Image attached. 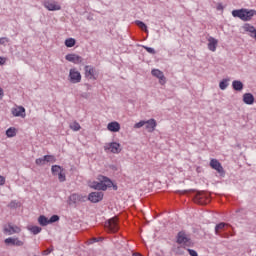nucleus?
<instances>
[{
    "label": "nucleus",
    "instance_id": "49530a36",
    "mask_svg": "<svg viewBox=\"0 0 256 256\" xmlns=\"http://www.w3.org/2000/svg\"><path fill=\"white\" fill-rule=\"evenodd\" d=\"M114 189L117 190V186H114Z\"/></svg>",
    "mask_w": 256,
    "mask_h": 256
},
{
    "label": "nucleus",
    "instance_id": "473e14b6",
    "mask_svg": "<svg viewBox=\"0 0 256 256\" xmlns=\"http://www.w3.org/2000/svg\"><path fill=\"white\" fill-rule=\"evenodd\" d=\"M136 25L140 27V29H142L143 31H147V25L143 23V21L137 20Z\"/></svg>",
    "mask_w": 256,
    "mask_h": 256
},
{
    "label": "nucleus",
    "instance_id": "f3484780",
    "mask_svg": "<svg viewBox=\"0 0 256 256\" xmlns=\"http://www.w3.org/2000/svg\"><path fill=\"white\" fill-rule=\"evenodd\" d=\"M218 43H219V41L217 39H215L214 37L210 36L208 38V49H209V51H212L213 53H215L217 51Z\"/></svg>",
    "mask_w": 256,
    "mask_h": 256
},
{
    "label": "nucleus",
    "instance_id": "4be33fe9",
    "mask_svg": "<svg viewBox=\"0 0 256 256\" xmlns=\"http://www.w3.org/2000/svg\"><path fill=\"white\" fill-rule=\"evenodd\" d=\"M232 89H234V91H243V82H241V80H234L232 82Z\"/></svg>",
    "mask_w": 256,
    "mask_h": 256
},
{
    "label": "nucleus",
    "instance_id": "c756f323",
    "mask_svg": "<svg viewBox=\"0 0 256 256\" xmlns=\"http://www.w3.org/2000/svg\"><path fill=\"white\" fill-rule=\"evenodd\" d=\"M44 160L46 163H55L57 161V158L53 155H45Z\"/></svg>",
    "mask_w": 256,
    "mask_h": 256
},
{
    "label": "nucleus",
    "instance_id": "c9c22d12",
    "mask_svg": "<svg viewBox=\"0 0 256 256\" xmlns=\"http://www.w3.org/2000/svg\"><path fill=\"white\" fill-rule=\"evenodd\" d=\"M35 163L36 165H45V156H43V158H37Z\"/></svg>",
    "mask_w": 256,
    "mask_h": 256
},
{
    "label": "nucleus",
    "instance_id": "bb28decb",
    "mask_svg": "<svg viewBox=\"0 0 256 256\" xmlns=\"http://www.w3.org/2000/svg\"><path fill=\"white\" fill-rule=\"evenodd\" d=\"M69 127H70V129H72V131H80L81 130V124H79V122H77V121L70 123Z\"/></svg>",
    "mask_w": 256,
    "mask_h": 256
},
{
    "label": "nucleus",
    "instance_id": "72a5a7b5",
    "mask_svg": "<svg viewBox=\"0 0 256 256\" xmlns=\"http://www.w3.org/2000/svg\"><path fill=\"white\" fill-rule=\"evenodd\" d=\"M142 47L147 51V53H150V55H155L157 53L152 47H149V46H142Z\"/></svg>",
    "mask_w": 256,
    "mask_h": 256
},
{
    "label": "nucleus",
    "instance_id": "b1692460",
    "mask_svg": "<svg viewBox=\"0 0 256 256\" xmlns=\"http://www.w3.org/2000/svg\"><path fill=\"white\" fill-rule=\"evenodd\" d=\"M225 227H227V223H219L215 226V234L219 235L221 231H225Z\"/></svg>",
    "mask_w": 256,
    "mask_h": 256
},
{
    "label": "nucleus",
    "instance_id": "ddd939ff",
    "mask_svg": "<svg viewBox=\"0 0 256 256\" xmlns=\"http://www.w3.org/2000/svg\"><path fill=\"white\" fill-rule=\"evenodd\" d=\"M66 61L70 63H74L75 65H79V63H83V58L77 54H67L65 56Z\"/></svg>",
    "mask_w": 256,
    "mask_h": 256
},
{
    "label": "nucleus",
    "instance_id": "f8f14e48",
    "mask_svg": "<svg viewBox=\"0 0 256 256\" xmlns=\"http://www.w3.org/2000/svg\"><path fill=\"white\" fill-rule=\"evenodd\" d=\"M103 192H92L88 195V201L91 203H99L103 201Z\"/></svg>",
    "mask_w": 256,
    "mask_h": 256
},
{
    "label": "nucleus",
    "instance_id": "f257e3e1",
    "mask_svg": "<svg viewBox=\"0 0 256 256\" xmlns=\"http://www.w3.org/2000/svg\"><path fill=\"white\" fill-rule=\"evenodd\" d=\"M97 179L98 182H92V189H96L97 191H107V189L113 187V181H111V179H109L107 176L98 175Z\"/></svg>",
    "mask_w": 256,
    "mask_h": 256
},
{
    "label": "nucleus",
    "instance_id": "1a4fd4ad",
    "mask_svg": "<svg viewBox=\"0 0 256 256\" xmlns=\"http://www.w3.org/2000/svg\"><path fill=\"white\" fill-rule=\"evenodd\" d=\"M68 77L70 83H81V73L75 68L70 69Z\"/></svg>",
    "mask_w": 256,
    "mask_h": 256
},
{
    "label": "nucleus",
    "instance_id": "6e6552de",
    "mask_svg": "<svg viewBox=\"0 0 256 256\" xmlns=\"http://www.w3.org/2000/svg\"><path fill=\"white\" fill-rule=\"evenodd\" d=\"M105 227L106 229H108V231H110V233H117V231H119V224L117 223V218L109 219L105 223Z\"/></svg>",
    "mask_w": 256,
    "mask_h": 256
},
{
    "label": "nucleus",
    "instance_id": "5701e85b",
    "mask_svg": "<svg viewBox=\"0 0 256 256\" xmlns=\"http://www.w3.org/2000/svg\"><path fill=\"white\" fill-rule=\"evenodd\" d=\"M38 223L41 225V227H47V225H50L49 218H47L45 215L39 216Z\"/></svg>",
    "mask_w": 256,
    "mask_h": 256
},
{
    "label": "nucleus",
    "instance_id": "423d86ee",
    "mask_svg": "<svg viewBox=\"0 0 256 256\" xmlns=\"http://www.w3.org/2000/svg\"><path fill=\"white\" fill-rule=\"evenodd\" d=\"M178 245H184V247H191V239L187 237L185 232H179L177 235Z\"/></svg>",
    "mask_w": 256,
    "mask_h": 256
},
{
    "label": "nucleus",
    "instance_id": "39448f33",
    "mask_svg": "<svg viewBox=\"0 0 256 256\" xmlns=\"http://www.w3.org/2000/svg\"><path fill=\"white\" fill-rule=\"evenodd\" d=\"M104 151H110V153L119 154L121 151V144L117 142H110L104 145Z\"/></svg>",
    "mask_w": 256,
    "mask_h": 256
},
{
    "label": "nucleus",
    "instance_id": "2f4dec72",
    "mask_svg": "<svg viewBox=\"0 0 256 256\" xmlns=\"http://www.w3.org/2000/svg\"><path fill=\"white\" fill-rule=\"evenodd\" d=\"M57 175H58V179H59L60 183H65L67 178H66L63 170L61 172H59Z\"/></svg>",
    "mask_w": 256,
    "mask_h": 256
},
{
    "label": "nucleus",
    "instance_id": "dca6fc26",
    "mask_svg": "<svg viewBox=\"0 0 256 256\" xmlns=\"http://www.w3.org/2000/svg\"><path fill=\"white\" fill-rule=\"evenodd\" d=\"M157 127V121L153 118L145 121V129H147L148 133H153L155 128Z\"/></svg>",
    "mask_w": 256,
    "mask_h": 256
},
{
    "label": "nucleus",
    "instance_id": "f704fd0d",
    "mask_svg": "<svg viewBox=\"0 0 256 256\" xmlns=\"http://www.w3.org/2000/svg\"><path fill=\"white\" fill-rule=\"evenodd\" d=\"M48 220H49L50 225H51V223H57V221H59V216L58 215H52L50 217V219H48Z\"/></svg>",
    "mask_w": 256,
    "mask_h": 256
},
{
    "label": "nucleus",
    "instance_id": "2eb2a0df",
    "mask_svg": "<svg viewBox=\"0 0 256 256\" xmlns=\"http://www.w3.org/2000/svg\"><path fill=\"white\" fill-rule=\"evenodd\" d=\"M243 29L246 33H249V37H252L256 41V29L253 25L246 23L243 25Z\"/></svg>",
    "mask_w": 256,
    "mask_h": 256
},
{
    "label": "nucleus",
    "instance_id": "a878e982",
    "mask_svg": "<svg viewBox=\"0 0 256 256\" xmlns=\"http://www.w3.org/2000/svg\"><path fill=\"white\" fill-rule=\"evenodd\" d=\"M221 91H225L229 87V78H225L219 83Z\"/></svg>",
    "mask_w": 256,
    "mask_h": 256
},
{
    "label": "nucleus",
    "instance_id": "f03ea898",
    "mask_svg": "<svg viewBox=\"0 0 256 256\" xmlns=\"http://www.w3.org/2000/svg\"><path fill=\"white\" fill-rule=\"evenodd\" d=\"M256 15V10H249V9H238L232 11V17H237L238 19H241V21H251L253 17Z\"/></svg>",
    "mask_w": 256,
    "mask_h": 256
},
{
    "label": "nucleus",
    "instance_id": "9d476101",
    "mask_svg": "<svg viewBox=\"0 0 256 256\" xmlns=\"http://www.w3.org/2000/svg\"><path fill=\"white\" fill-rule=\"evenodd\" d=\"M210 167L213 168L219 175L223 176L225 175V170L223 169V166L221 165V162L217 159H211L210 160Z\"/></svg>",
    "mask_w": 256,
    "mask_h": 256
},
{
    "label": "nucleus",
    "instance_id": "cd10ccee",
    "mask_svg": "<svg viewBox=\"0 0 256 256\" xmlns=\"http://www.w3.org/2000/svg\"><path fill=\"white\" fill-rule=\"evenodd\" d=\"M51 171L53 175H59V173H61L63 169L59 165H53Z\"/></svg>",
    "mask_w": 256,
    "mask_h": 256
},
{
    "label": "nucleus",
    "instance_id": "412c9836",
    "mask_svg": "<svg viewBox=\"0 0 256 256\" xmlns=\"http://www.w3.org/2000/svg\"><path fill=\"white\" fill-rule=\"evenodd\" d=\"M243 102L246 105H253L255 103V96H253L251 93H245L243 95Z\"/></svg>",
    "mask_w": 256,
    "mask_h": 256
},
{
    "label": "nucleus",
    "instance_id": "e433bc0d",
    "mask_svg": "<svg viewBox=\"0 0 256 256\" xmlns=\"http://www.w3.org/2000/svg\"><path fill=\"white\" fill-rule=\"evenodd\" d=\"M145 120H142L134 125V129H141V127H144Z\"/></svg>",
    "mask_w": 256,
    "mask_h": 256
},
{
    "label": "nucleus",
    "instance_id": "7c9ffc66",
    "mask_svg": "<svg viewBox=\"0 0 256 256\" xmlns=\"http://www.w3.org/2000/svg\"><path fill=\"white\" fill-rule=\"evenodd\" d=\"M75 38H68L65 40L66 47H75Z\"/></svg>",
    "mask_w": 256,
    "mask_h": 256
},
{
    "label": "nucleus",
    "instance_id": "20e7f679",
    "mask_svg": "<svg viewBox=\"0 0 256 256\" xmlns=\"http://www.w3.org/2000/svg\"><path fill=\"white\" fill-rule=\"evenodd\" d=\"M43 6L48 11H61V5L57 1L45 0Z\"/></svg>",
    "mask_w": 256,
    "mask_h": 256
},
{
    "label": "nucleus",
    "instance_id": "9b49d317",
    "mask_svg": "<svg viewBox=\"0 0 256 256\" xmlns=\"http://www.w3.org/2000/svg\"><path fill=\"white\" fill-rule=\"evenodd\" d=\"M85 196L80 195V194H72L68 198V203L69 205H75L76 203H83L85 202Z\"/></svg>",
    "mask_w": 256,
    "mask_h": 256
},
{
    "label": "nucleus",
    "instance_id": "0eeeda50",
    "mask_svg": "<svg viewBox=\"0 0 256 256\" xmlns=\"http://www.w3.org/2000/svg\"><path fill=\"white\" fill-rule=\"evenodd\" d=\"M151 75L152 77H156V79H158L160 85H165L167 83V78L165 77L163 71L159 69H152Z\"/></svg>",
    "mask_w": 256,
    "mask_h": 256
},
{
    "label": "nucleus",
    "instance_id": "a211bd4d",
    "mask_svg": "<svg viewBox=\"0 0 256 256\" xmlns=\"http://www.w3.org/2000/svg\"><path fill=\"white\" fill-rule=\"evenodd\" d=\"M12 115L14 117H23L25 118V107L18 106L17 108L12 109Z\"/></svg>",
    "mask_w": 256,
    "mask_h": 256
},
{
    "label": "nucleus",
    "instance_id": "7ed1b4c3",
    "mask_svg": "<svg viewBox=\"0 0 256 256\" xmlns=\"http://www.w3.org/2000/svg\"><path fill=\"white\" fill-rule=\"evenodd\" d=\"M4 235H16L21 233V227L14 225L13 223H8L3 226Z\"/></svg>",
    "mask_w": 256,
    "mask_h": 256
},
{
    "label": "nucleus",
    "instance_id": "c03bdc74",
    "mask_svg": "<svg viewBox=\"0 0 256 256\" xmlns=\"http://www.w3.org/2000/svg\"><path fill=\"white\" fill-rule=\"evenodd\" d=\"M132 256H143V255H141V253L135 252V253L132 254Z\"/></svg>",
    "mask_w": 256,
    "mask_h": 256
},
{
    "label": "nucleus",
    "instance_id": "aec40b11",
    "mask_svg": "<svg viewBox=\"0 0 256 256\" xmlns=\"http://www.w3.org/2000/svg\"><path fill=\"white\" fill-rule=\"evenodd\" d=\"M84 71H85V77H87L88 79H93V77H95V68L91 65H87L84 67Z\"/></svg>",
    "mask_w": 256,
    "mask_h": 256
},
{
    "label": "nucleus",
    "instance_id": "a18cd8bd",
    "mask_svg": "<svg viewBox=\"0 0 256 256\" xmlns=\"http://www.w3.org/2000/svg\"><path fill=\"white\" fill-rule=\"evenodd\" d=\"M47 253H51V250H47Z\"/></svg>",
    "mask_w": 256,
    "mask_h": 256
},
{
    "label": "nucleus",
    "instance_id": "79ce46f5",
    "mask_svg": "<svg viewBox=\"0 0 256 256\" xmlns=\"http://www.w3.org/2000/svg\"><path fill=\"white\" fill-rule=\"evenodd\" d=\"M0 65H5V58L0 57Z\"/></svg>",
    "mask_w": 256,
    "mask_h": 256
},
{
    "label": "nucleus",
    "instance_id": "4c0bfd02",
    "mask_svg": "<svg viewBox=\"0 0 256 256\" xmlns=\"http://www.w3.org/2000/svg\"><path fill=\"white\" fill-rule=\"evenodd\" d=\"M188 253L190 256H199V254L197 253V251L193 250V249H187Z\"/></svg>",
    "mask_w": 256,
    "mask_h": 256
},
{
    "label": "nucleus",
    "instance_id": "c85d7f7f",
    "mask_svg": "<svg viewBox=\"0 0 256 256\" xmlns=\"http://www.w3.org/2000/svg\"><path fill=\"white\" fill-rule=\"evenodd\" d=\"M15 135H17V132H16L15 128L10 127L6 130V136L7 137H15Z\"/></svg>",
    "mask_w": 256,
    "mask_h": 256
},
{
    "label": "nucleus",
    "instance_id": "a19ab883",
    "mask_svg": "<svg viewBox=\"0 0 256 256\" xmlns=\"http://www.w3.org/2000/svg\"><path fill=\"white\" fill-rule=\"evenodd\" d=\"M5 185V177L0 175V186Z\"/></svg>",
    "mask_w": 256,
    "mask_h": 256
},
{
    "label": "nucleus",
    "instance_id": "58836bf2",
    "mask_svg": "<svg viewBox=\"0 0 256 256\" xmlns=\"http://www.w3.org/2000/svg\"><path fill=\"white\" fill-rule=\"evenodd\" d=\"M6 43H9V39L7 37L0 38V45H5Z\"/></svg>",
    "mask_w": 256,
    "mask_h": 256
},
{
    "label": "nucleus",
    "instance_id": "ea45409f",
    "mask_svg": "<svg viewBox=\"0 0 256 256\" xmlns=\"http://www.w3.org/2000/svg\"><path fill=\"white\" fill-rule=\"evenodd\" d=\"M217 11H223V4L219 3L216 7Z\"/></svg>",
    "mask_w": 256,
    "mask_h": 256
},
{
    "label": "nucleus",
    "instance_id": "6ab92c4d",
    "mask_svg": "<svg viewBox=\"0 0 256 256\" xmlns=\"http://www.w3.org/2000/svg\"><path fill=\"white\" fill-rule=\"evenodd\" d=\"M108 131H111L112 133H117L121 130V124L119 122H110L107 125Z\"/></svg>",
    "mask_w": 256,
    "mask_h": 256
},
{
    "label": "nucleus",
    "instance_id": "4468645a",
    "mask_svg": "<svg viewBox=\"0 0 256 256\" xmlns=\"http://www.w3.org/2000/svg\"><path fill=\"white\" fill-rule=\"evenodd\" d=\"M4 243L6 245H14V247H23V245H25V243L19 240V238H13V237L6 238L4 240Z\"/></svg>",
    "mask_w": 256,
    "mask_h": 256
},
{
    "label": "nucleus",
    "instance_id": "37998d69",
    "mask_svg": "<svg viewBox=\"0 0 256 256\" xmlns=\"http://www.w3.org/2000/svg\"><path fill=\"white\" fill-rule=\"evenodd\" d=\"M3 95H4L3 89L0 87V99H3Z\"/></svg>",
    "mask_w": 256,
    "mask_h": 256
},
{
    "label": "nucleus",
    "instance_id": "393cba45",
    "mask_svg": "<svg viewBox=\"0 0 256 256\" xmlns=\"http://www.w3.org/2000/svg\"><path fill=\"white\" fill-rule=\"evenodd\" d=\"M28 231H31L33 235H39L43 229L39 226H29Z\"/></svg>",
    "mask_w": 256,
    "mask_h": 256
}]
</instances>
